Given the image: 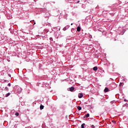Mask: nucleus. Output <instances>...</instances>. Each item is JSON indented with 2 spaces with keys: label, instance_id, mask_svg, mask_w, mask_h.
Returning <instances> with one entry per match:
<instances>
[{
  "label": "nucleus",
  "instance_id": "obj_27",
  "mask_svg": "<svg viewBox=\"0 0 128 128\" xmlns=\"http://www.w3.org/2000/svg\"><path fill=\"white\" fill-rule=\"evenodd\" d=\"M9 76H10V75H9Z\"/></svg>",
  "mask_w": 128,
  "mask_h": 128
},
{
  "label": "nucleus",
  "instance_id": "obj_17",
  "mask_svg": "<svg viewBox=\"0 0 128 128\" xmlns=\"http://www.w3.org/2000/svg\"><path fill=\"white\" fill-rule=\"evenodd\" d=\"M65 28H70V26H66Z\"/></svg>",
  "mask_w": 128,
  "mask_h": 128
},
{
  "label": "nucleus",
  "instance_id": "obj_12",
  "mask_svg": "<svg viewBox=\"0 0 128 128\" xmlns=\"http://www.w3.org/2000/svg\"><path fill=\"white\" fill-rule=\"evenodd\" d=\"M77 108L78 110H82V107H80V106H78Z\"/></svg>",
  "mask_w": 128,
  "mask_h": 128
},
{
  "label": "nucleus",
  "instance_id": "obj_21",
  "mask_svg": "<svg viewBox=\"0 0 128 128\" xmlns=\"http://www.w3.org/2000/svg\"><path fill=\"white\" fill-rule=\"evenodd\" d=\"M112 122H113V124H116V121H114V120H112Z\"/></svg>",
  "mask_w": 128,
  "mask_h": 128
},
{
  "label": "nucleus",
  "instance_id": "obj_15",
  "mask_svg": "<svg viewBox=\"0 0 128 128\" xmlns=\"http://www.w3.org/2000/svg\"><path fill=\"white\" fill-rule=\"evenodd\" d=\"M5 90H6L7 92L8 91V87H6Z\"/></svg>",
  "mask_w": 128,
  "mask_h": 128
},
{
  "label": "nucleus",
  "instance_id": "obj_7",
  "mask_svg": "<svg viewBox=\"0 0 128 128\" xmlns=\"http://www.w3.org/2000/svg\"><path fill=\"white\" fill-rule=\"evenodd\" d=\"M93 70H94V72H96L98 70V66H94L93 68Z\"/></svg>",
  "mask_w": 128,
  "mask_h": 128
},
{
  "label": "nucleus",
  "instance_id": "obj_1",
  "mask_svg": "<svg viewBox=\"0 0 128 128\" xmlns=\"http://www.w3.org/2000/svg\"><path fill=\"white\" fill-rule=\"evenodd\" d=\"M14 90L16 92H17L18 94H20L22 92V89L18 86H16L14 87Z\"/></svg>",
  "mask_w": 128,
  "mask_h": 128
},
{
  "label": "nucleus",
  "instance_id": "obj_26",
  "mask_svg": "<svg viewBox=\"0 0 128 128\" xmlns=\"http://www.w3.org/2000/svg\"><path fill=\"white\" fill-rule=\"evenodd\" d=\"M71 26H72V23L71 24Z\"/></svg>",
  "mask_w": 128,
  "mask_h": 128
},
{
  "label": "nucleus",
  "instance_id": "obj_10",
  "mask_svg": "<svg viewBox=\"0 0 128 128\" xmlns=\"http://www.w3.org/2000/svg\"><path fill=\"white\" fill-rule=\"evenodd\" d=\"M86 126V124L83 123L81 125V128H84V126Z\"/></svg>",
  "mask_w": 128,
  "mask_h": 128
},
{
  "label": "nucleus",
  "instance_id": "obj_5",
  "mask_svg": "<svg viewBox=\"0 0 128 128\" xmlns=\"http://www.w3.org/2000/svg\"><path fill=\"white\" fill-rule=\"evenodd\" d=\"M125 32H126V30H122V32L120 33V34H121V36H122V34H124Z\"/></svg>",
  "mask_w": 128,
  "mask_h": 128
},
{
  "label": "nucleus",
  "instance_id": "obj_18",
  "mask_svg": "<svg viewBox=\"0 0 128 128\" xmlns=\"http://www.w3.org/2000/svg\"><path fill=\"white\" fill-rule=\"evenodd\" d=\"M8 86H12V84H10V83H8Z\"/></svg>",
  "mask_w": 128,
  "mask_h": 128
},
{
  "label": "nucleus",
  "instance_id": "obj_25",
  "mask_svg": "<svg viewBox=\"0 0 128 128\" xmlns=\"http://www.w3.org/2000/svg\"><path fill=\"white\" fill-rule=\"evenodd\" d=\"M92 35H90V38H92Z\"/></svg>",
  "mask_w": 128,
  "mask_h": 128
},
{
  "label": "nucleus",
  "instance_id": "obj_20",
  "mask_svg": "<svg viewBox=\"0 0 128 128\" xmlns=\"http://www.w3.org/2000/svg\"><path fill=\"white\" fill-rule=\"evenodd\" d=\"M122 82H120V86H122Z\"/></svg>",
  "mask_w": 128,
  "mask_h": 128
},
{
  "label": "nucleus",
  "instance_id": "obj_3",
  "mask_svg": "<svg viewBox=\"0 0 128 128\" xmlns=\"http://www.w3.org/2000/svg\"><path fill=\"white\" fill-rule=\"evenodd\" d=\"M82 96H84V94H82V93H80L78 94V97L79 98H82Z\"/></svg>",
  "mask_w": 128,
  "mask_h": 128
},
{
  "label": "nucleus",
  "instance_id": "obj_16",
  "mask_svg": "<svg viewBox=\"0 0 128 128\" xmlns=\"http://www.w3.org/2000/svg\"><path fill=\"white\" fill-rule=\"evenodd\" d=\"M63 30H66V27H64L63 28Z\"/></svg>",
  "mask_w": 128,
  "mask_h": 128
},
{
  "label": "nucleus",
  "instance_id": "obj_9",
  "mask_svg": "<svg viewBox=\"0 0 128 128\" xmlns=\"http://www.w3.org/2000/svg\"><path fill=\"white\" fill-rule=\"evenodd\" d=\"M90 117V114H87L84 115V118H88Z\"/></svg>",
  "mask_w": 128,
  "mask_h": 128
},
{
  "label": "nucleus",
  "instance_id": "obj_8",
  "mask_svg": "<svg viewBox=\"0 0 128 128\" xmlns=\"http://www.w3.org/2000/svg\"><path fill=\"white\" fill-rule=\"evenodd\" d=\"M80 30H81L80 26H78L77 27V32H80Z\"/></svg>",
  "mask_w": 128,
  "mask_h": 128
},
{
  "label": "nucleus",
  "instance_id": "obj_19",
  "mask_svg": "<svg viewBox=\"0 0 128 128\" xmlns=\"http://www.w3.org/2000/svg\"><path fill=\"white\" fill-rule=\"evenodd\" d=\"M91 128H95L94 125H92V126H91Z\"/></svg>",
  "mask_w": 128,
  "mask_h": 128
},
{
  "label": "nucleus",
  "instance_id": "obj_6",
  "mask_svg": "<svg viewBox=\"0 0 128 128\" xmlns=\"http://www.w3.org/2000/svg\"><path fill=\"white\" fill-rule=\"evenodd\" d=\"M108 90H109L108 88L106 87L104 90V92H108Z\"/></svg>",
  "mask_w": 128,
  "mask_h": 128
},
{
  "label": "nucleus",
  "instance_id": "obj_2",
  "mask_svg": "<svg viewBox=\"0 0 128 128\" xmlns=\"http://www.w3.org/2000/svg\"><path fill=\"white\" fill-rule=\"evenodd\" d=\"M68 2H70L71 4H76V0H66Z\"/></svg>",
  "mask_w": 128,
  "mask_h": 128
},
{
  "label": "nucleus",
  "instance_id": "obj_24",
  "mask_svg": "<svg viewBox=\"0 0 128 128\" xmlns=\"http://www.w3.org/2000/svg\"><path fill=\"white\" fill-rule=\"evenodd\" d=\"M124 102H126V100L125 99V100H124Z\"/></svg>",
  "mask_w": 128,
  "mask_h": 128
},
{
  "label": "nucleus",
  "instance_id": "obj_22",
  "mask_svg": "<svg viewBox=\"0 0 128 128\" xmlns=\"http://www.w3.org/2000/svg\"><path fill=\"white\" fill-rule=\"evenodd\" d=\"M50 40H52V38H50Z\"/></svg>",
  "mask_w": 128,
  "mask_h": 128
},
{
  "label": "nucleus",
  "instance_id": "obj_13",
  "mask_svg": "<svg viewBox=\"0 0 128 128\" xmlns=\"http://www.w3.org/2000/svg\"><path fill=\"white\" fill-rule=\"evenodd\" d=\"M10 92H8V94H6V98H8V96H10Z\"/></svg>",
  "mask_w": 128,
  "mask_h": 128
},
{
  "label": "nucleus",
  "instance_id": "obj_23",
  "mask_svg": "<svg viewBox=\"0 0 128 128\" xmlns=\"http://www.w3.org/2000/svg\"><path fill=\"white\" fill-rule=\"evenodd\" d=\"M78 2H80V0H78V2H76V4H78Z\"/></svg>",
  "mask_w": 128,
  "mask_h": 128
},
{
  "label": "nucleus",
  "instance_id": "obj_11",
  "mask_svg": "<svg viewBox=\"0 0 128 128\" xmlns=\"http://www.w3.org/2000/svg\"><path fill=\"white\" fill-rule=\"evenodd\" d=\"M44 106H42V105H40V110H44Z\"/></svg>",
  "mask_w": 128,
  "mask_h": 128
},
{
  "label": "nucleus",
  "instance_id": "obj_4",
  "mask_svg": "<svg viewBox=\"0 0 128 128\" xmlns=\"http://www.w3.org/2000/svg\"><path fill=\"white\" fill-rule=\"evenodd\" d=\"M70 92H74V87L72 86L69 88Z\"/></svg>",
  "mask_w": 128,
  "mask_h": 128
},
{
  "label": "nucleus",
  "instance_id": "obj_14",
  "mask_svg": "<svg viewBox=\"0 0 128 128\" xmlns=\"http://www.w3.org/2000/svg\"><path fill=\"white\" fill-rule=\"evenodd\" d=\"M15 115L16 116H20V114L18 112H16L15 114Z\"/></svg>",
  "mask_w": 128,
  "mask_h": 128
}]
</instances>
